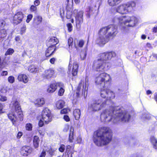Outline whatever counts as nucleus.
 Listing matches in <instances>:
<instances>
[{
  "instance_id": "bf43d9fd",
  "label": "nucleus",
  "mask_w": 157,
  "mask_h": 157,
  "mask_svg": "<svg viewBox=\"0 0 157 157\" xmlns=\"http://www.w3.org/2000/svg\"><path fill=\"white\" fill-rule=\"evenodd\" d=\"M22 132H18L17 136V138L18 139L20 138L22 136Z\"/></svg>"
},
{
  "instance_id": "e2e57ef3",
  "label": "nucleus",
  "mask_w": 157,
  "mask_h": 157,
  "mask_svg": "<svg viewBox=\"0 0 157 157\" xmlns=\"http://www.w3.org/2000/svg\"><path fill=\"white\" fill-rule=\"evenodd\" d=\"M40 3L39 0H36L34 2V4L36 6H38Z\"/></svg>"
},
{
  "instance_id": "4468645a",
  "label": "nucleus",
  "mask_w": 157,
  "mask_h": 157,
  "mask_svg": "<svg viewBox=\"0 0 157 157\" xmlns=\"http://www.w3.org/2000/svg\"><path fill=\"white\" fill-rule=\"evenodd\" d=\"M116 56V54L114 52H104L100 54V59H99L103 62H105V61L110 59L112 57H114Z\"/></svg>"
},
{
  "instance_id": "c756f323",
  "label": "nucleus",
  "mask_w": 157,
  "mask_h": 157,
  "mask_svg": "<svg viewBox=\"0 0 157 157\" xmlns=\"http://www.w3.org/2000/svg\"><path fill=\"white\" fill-rule=\"evenodd\" d=\"M58 42V39L55 37H52L51 38L49 41V43L52 44V45H53L54 46Z\"/></svg>"
},
{
  "instance_id": "f3484780",
  "label": "nucleus",
  "mask_w": 157,
  "mask_h": 157,
  "mask_svg": "<svg viewBox=\"0 0 157 157\" xmlns=\"http://www.w3.org/2000/svg\"><path fill=\"white\" fill-rule=\"evenodd\" d=\"M32 151V148L29 146H25L21 148V154L24 156H27L30 154Z\"/></svg>"
},
{
  "instance_id": "a211bd4d",
  "label": "nucleus",
  "mask_w": 157,
  "mask_h": 157,
  "mask_svg": "<svg viewBox=\"0 0 157 157\" xmlns=\"http://www.w3.org/2000/svg\"><path fill=\"white\" fill-rule=\"evenodd\" d=\"M54 73V71L52 69L46 70L42 75V77L44 79H48L51 78Z\"/></svg>"
},
{
  "instance_id": "7c9ffc66",
  "label": "nucleus",
  "mask_w": 157,
  "mask_h": 157,
  "mask_svg": "<svg viewBox=\"0 0 157 157\" xmlns=\"http://www.w3.org/2000/svg\"><path fill=\"white\" fill-rule=\"evenodd\" d=\"M151 141L153 147L155 149H157V140L154 136L151 137Z\"/></svg>"
},
{
  "instance_id": "39448f33",
  "label": "nucleus",
  "mask_w": 157,
  "mask_h": 157,
  "mask_svg": "<svg viewBox=\"0 0 157 157\" xmlns=\"http://www.w3.org/2000/svg\"><path fill=\"white\" fill-rule=\"evenodd\" d=\"M116 108L113 107H109L103 110L100 115L101 121L104 122L108 123L111 122L113 123V120L115 118Z\"/></svg>"
},
{
  "instance_id": "69168bd1",
  "label": "nucleus",
  "mask_w": 157,
  "mask_h": 157,
  "mask_svg": "<svg viewBox=\"0 0 157 157\" xmlns=\"http://www.w3.org/2000/svg\"><path fill=\"white\" fill-rule=\"evenodd\" d=\"M7 74L8 72L7 71H3L1 74V75L2 76L6 75Z\"/></svg>"
},
{
  "instance_id": "c9c22d12",
  "label": "nucleus",
  "mask_w": 157,
  "mask_h": 157,
  "mask_svg": "<svg viewBox=\"0 0 157 157\" xmlns=\"http://www.w3.org/2000/svg\"><path fill=\"white\" fill-rule=\"evenodd\" d=\"M59 82L53 84H51L50 86L51 88L52 89V90L54 91V92L56 90L58 86V84Z\"/></svg>"
},
{
  "instance_id": "a18cd8bd",
  "label": "nucleus",
  "mask_w": 157,
  "mask_h": 157,
  "mask_svg": "<svg viewBox=\"0 0 157 157\" xmlns=\"http://www.w3.org/2000/svg\"><path fill=\"white\" fill-rule=\"evenodd\" d=\"M65 148V146L64 145L61 144L60 145L59 147V151L61 152H63Z\"/></svg>"
},
{
  "instance_id": "6e6d98bb",
  "label": "nucleus",
  "mask_w": 157,
  "mask_h": 157,
  "mask_svg": "<svg viewBox=\"0 0 157 157\" xmlns=\"http://www.w3.org/2000/svg\"><path fill=\"white\" fill-rule=\"evenodd\" d=\"M92 11V8L90 6L88 7L87 8L86 11L88 13H90Z\"/></svg>"
},
{
  "instance_id": "5701e85b",
  "label": "nucleus",
  "mask_w": 157,
  "mask_h": 157,
  "mask_svg": "<svg viewBox=\"0 0 157 157\" xmlns=\"http://www.w3.org/2000/svg\"><path fill=\"white\" fill-rule=\"evenodd\" d=\"M7 31L5 29H0V38L2 41L7 36Z\"/></svg>"
},
{
  "instance_id": "dca6fc26",
  "label": "nucleus",
  "mask_w": 157,
  "mask_h": 157,
  "mask_svg": "<svg viewBox=\"0 0 157 157\" xmlns=\"http://www.w3.org/2000/svg\"><path fill=\"white\" fill-rule=\"evenodd\" d=\"M24 14L22 12L19 11L16 13L13 17V22L17 25L20 23L23 18Z\"/></svg>"
},
{
  "instance_id": "c03bdc74",
  "label": "nucleus",
  "mask_w": 157,
  "mask_h": 157,
  "mask_svg": "<svg viewBox=\"0 0 157 157\" xmlns=\"http://www.w3.org/2000/svg\"><path fill=\"white\" fill-rule=\"evenodd\" d=\"M25 128L27 130L31 131L32 128V125L30 123L27 124L26 125Z\"/></svg>"
},
{
  "instance_id": "5fc2aeb1",
  "label": "nucleus",
  "mask_w": 157,
  "mask_h": 157,
  "mask_svg": "<svg viewBox=\"0 0 157 157\" xmlns=\"http://www.w3.org/2000/svg\"><path fill=\"white\" fill-rule=\"evenodd\" d=\"M64 119L67 122L69 121L70 120V119L68 116L67 115H65L64 116Z\"/></svg>"
},
{
  "instance_id": "72a5a7b5",
  "label": "nucleus",
  "mask_w": 157,
  "mask_h": 157,
  "mask_svg": "<svg viewBox=\"0 0 157 157\" xmlns=\"http://www.w3.org/2000/svg\"><path fill=\"white\" fill-rule=\"evenodd\" d=\"M108 90H102L100 93L101 96L103 98H105L106 97L107 98V96H108Z\"/></svg>"
},
{
  "instance_id": "b1692460",
  "label": "nucleus",
  "mask_w": 157,
  "mask_h": 157,
  "mask_svg": "<svg viewBox=\"0 0 157 157\" xmlns=\"http://www.w3.org/2000/svg\"><path fill=\"white\" fill-rule=\"evenodd\" d=\"M44 98H39L35 101V104L38 106H41L44 104Z\"/></svg>"
},
{
  "instance_id": "338daca9",
  "label": "nucleus",
  "mask_w": 157,
  "mask_h": 157,
  "mask_svg": "<svg viewBox=\"0 0 157 157\" xmlns=\"http://www.w3.org/2000/svg\"><path fill=\"white\" fill-rule=\"evenodd\" d=\"M152 30L153 32L156 33L157 32V25L153 28Z\"/></svg>"
},
{
  "instance_id": "f03ea898",
  "label": "nucleus",
  "mask_w": 157,
  "mask_h": 157,
  "mask_svg": "<svg viewBox=\"0 0 157 157\" xmlns=\"http://www.w3.org/2000/svg\"><path fill=\"white\" fill-rule=\"evenodd\" d=\"M117 33V28L115 25H110L103 27L99 31V36L96 43L100 45H104L109 40L110 37L115 36Z\"/></svg>"
},
{
  "instance_id": "603ef678",
  "label": "nucleus",
  "mask_w": 157,
  "mask_h": 157,
  "mask_svg": "<svg viewBox=\"0 0 157 157\" xmlns=\"http://www.w3.org/2000/svg\"><path fill=\"white\" fill-rule=\"evenodd\" d=\"M44 122L42 119L40 120L39 122V125L40 127H42L43 126Z\"/></svg>"
},
{
  "instance_id": "a878e982",
  "label": "nucleus",
  "mask_w": 157,
  "mask_h": 157,
  "mask_svg": "<svg viewBox=\"0 0 157 157\" xmlns=\"http://www.w3.org/2000/svg\"><path fill=\"white\" fill-rule=\"evenodd\" d=\"M73 115L76 120H78L80 116V110L78 109H75L73 111Z\"/></svg>"
},
{
  "instance_id": "1a4fd4ad",
  "label": "nucleus",
  "mask_w": 157,
  "mask_h": 157,
  "mask_svg": "<svg viewBox=\"0 0 157 157\" xmlns=\"http://www.w3.org/2000/svg\"><path fill=\"white\" fill-rule=\"evenodd\" d=\"M106 99H101L93 101L89 105L88 108L92 111L96 112L101 110L106 106Z\"/></svg>"
},
{
  "instance_id": "2eb2a0df",
  "label": "nucleus",
  "mask_w": 157,
  "mask_h": 157,
  "mask_svg": "<svg viewBox=\"0 0 157 157\" xmlns=\"http://www.w3.org/2000/svg\"><path fill=\"white\" fill-rule=\"evenodd\" d=\"M86 82H84L82 80H81V82L79 83L77 89L76 94L77 96H78L80 94V91H82V94H85V92L87 90V88H86Z\"/></svg>"
},
{
  "instance_id": "9d476101",
  "label": "nucleus",
  "mask_w": 157,
  "mask_h": 157,
  "mask_svg": "<svg viewBox=\"0 0 157 157\" xmlns=\"http://www.w3.org/2000/svg\"><path fill=\"white\" fill-rule=\"evenodd\" d=\"M110 75L105 73H103L99 75L95 79V82L97 85L104 87L106 84L111 81Z\"/></svg>"
},
{
  "instance_id": "de8ad7c7",
  "label": "nucleus",
  "mask_w": 157,
  "mask_h": 157,
  "mask_svg": "<svg viewBox=\"0 0 157 157\" xmlns=\"http://www.w3.org/2000/svg\"><path fill=\"white\" fill-rule=\"evenodd\" d=\"M71 147L70 145H68L67 146L66 148V152L67 153V154L68 155V157H69V155L70 154L69 151L70 150Z\"/></svg>"
},
{
  "instance_id": "6e6552de",
  "label": "nucleus",
  "mask_w": 157,
  "mask_h": 157,
  "mask_svg": "<svg viewBox=\"0 0 157 157\" xmlns=\"http://www.w3.org/2000/svg\"><path fill=\"white\" fill-rule=\"evenodd\" d=\"M135 6V2L133 1H130L120 5L117 7L116 11L122 14H127L132 11Z\"/></svg>"
},
{
  "instance_id": "393cba45",
  "label": "nucleus",
  "mask_w": 157,
  "mask_h": 157,
  "mask_svg": "<svg viewBox=\"0 0 157 157\" xmlns=\"http://www.w3.org/2000/svg\"><path fill=\"white\" fill-rule=\"evenodd\" d=\"M78 67V65L76 62L73 63L72 73L73 76H75L77 75Z\"/></svg>"
},
{
  "instance_id": "3c124183",
  "label": "nucleus",
  "mask_w": 157,
  "mask_h": 157,
  "mask_svg": "<svg viewBox=\"0 0 157 157\" xmlns=\"http://www.w3.org/2000/svg\"><path fill=\"white\" fill-rule=\"evenodd\" d=\"M68 111V109L64 108L61 110L60 113L61 114H65L67 113Z\"/></svg>"
},
{
  "instance_id": "c85d7f7f",
  "label": "nucleus",
  "mask_w": 157,
  "mask_h": 157,
  "mask_svg": "<svg viewBox=\"0 0 157 157\" xmlns=\"http://www.w3.org/2000/svg\"><path fill=\"white\" fill-rule=\"evenodd\" d=\"M28 70L31 73H36L38 71V68L37 67L34 65L29 66Z\"/></svg>"
},
{
  "instance_id": "49530a36",
  "label": "nucleus",
  "mask_w": 157,
  "mask_h": 157,
  "mask_svg": "<svg viewBox=\"0 0 157 157\" xmlns=\"http://www.w3.org/2000/svg\"><path fill=\"white\" fill-rule=\"evenodd\" d=\"M33 15L32 14L29 15L27 17V19L26 20V21L27 23H29L30 21L31 20L33 17Z\"/></svg>"
},
{
  "instance_id": "a19ab883",
  "label": "nucleus",
  "mask_w": 157,
  "mask_h": 157,
  "mask_svg": "<svg viewBox=\"0 0 157 157\" xmlns=\"http://www.w3.org/2000/svg\"><path fill=\"white\" fill-rule=\"evenodd\" d=\"M14 52V50L12 48H9L8 49L5 53V55H10L12 54Z\"/></svg>"
},
{
  "instance_id": "412c9836",
  "label": "nucleus",
  "mask_w": 157,
  "mask_h": 157,
  "mask_svg": "<svg viewBox=\"0 0 157 157\" xmlns=\"http://www.w3.org/2000/svg\"><path fill=\"white\" fill-rule=\"evenodd\" d=\"M58 86L60 88L58 94L59 96H62L63 95L65 91L64 89H63L64 87V84L63 83L59 82L58 84Z\"/></svg>"
},
{
  "instance_id": "423d86ee",
  "label": "nucleus",
  "mask_w": 157,
  "mask_h": 157,
  "mask_svg": "<svg viewBox=\"0 0 157 157\" xmlns=\"http://www.w3.org/2000/svg\"><path fill=\"white\" fill-rule=\"evenodd\" d=\"M116 108L113 107H109L103 110L100 115L101 121L104 122L108 123L111 122L113 123V120L115 118Z\"/></svg>"
},
{
  "instance_id": "4d7b16f0",
  "label": "nucleus",
  "mask_w": 157,
  "mask_h": 157,
  "mask_svg": "<svg viewBox=\"0 0 157 157\" xmlns=\"http://www.w3.org/2000/svg\"><path fill=\"white\" fill-rule=\"evenodd\" d=\"M36 7L33 5H32L30 7V10L31 11H33L36 10Z\"/></svg>"
},
{
  "instance_id": "680f3d73",
  "label": "nucleus",
  "mask_w": 157,
  "mask_h": 157,
  "mask_svg": "<svg viewBox=\"0 0 157 157\" xmlns=\"http://www.w3.org/2000/svg\"><path fill=\"white\" fill-rule=\"evenodd\" d=\"M52 90V89L49 86L47 89V91L49 93H52L54 92V91Z\"/></svg>"
},
{
  "instance_id": "79ce46f5",
  "label": "nucleus",
  "mask_w": 157,
  "mask_h": 157,
  "mask_svg": "<svg viewBox=\"0 0 157 157\" xmlns=\"http://www.w3.org/2000/svg\"><path fill=\"white\" fill-rule=\"evenodd\" d=\"M8 80L9 82L10 83H13L15 81L14 77L12 76L8 77Z\"/></svg>"
},
{
  "instance_id": "774afa93",
  "label": "nucleus",
  "mask_w": 157,
  "mask_h": 157,
  "mask_svg": "<svg viewBox=\"0 0 157 157\" xmlns=\"http://www.w3.org/2000/svg\"><path fill=\"white\" fill-rule=\"evenodd\" d=\"M15 40L17 42H19L20 40V38L19 36H17L15 37Z\"/></svg>"
},
{
  "instance_id": "0e129e2a",
  "label": "nucleus",
  "mask_w": 157,
  "mask_h": 157,
  "mask_svg": "<svg viewBox=\"0 0 157 157\" xmlns=\"http://www.w3.org/2000/svg\"><path fill=\"white\" fill-rule=\"evenodd\" d=\"M56 59L54 58H52L50 60V62L52 64H54Z\"/></svg>"
},
{
  "instance_id": "f8f14e48",
  "label": "nucleus",
  "mask_w": 157,
  "mask_h": 157,
  "mask_svg": "<svg viewBox=\"0 0 157 157\" xmlns=\"http://www.w3.org/2000/svg\"><path fill=\"white\" fill-rule=\"evenodd\" d=\"M83 11H80L78 12L77 10L76 9L73 11V14L75 15V16L77 27H80L81 24L83 22Z\"/></svg>"
},
{
  "instance_id": "8fccbe9b",
  "label": "nucleus",
  "mask_w": 157,
  "mask_h": 157,
  "mask_svg": "<svg viewBox=\"0 0 157 157\" xmlns=\"http://www.w3.org/2000/svg\"><path fill=\"white\" fill-rule=\"evenodd\" d=\"M84 43V41L82 40H80L79 42L78 45L79 47H82Z\"/></svg>"
},
{
  "instance_id": "bb28decb",
  "label": "nucleus",
  "mask_w": 157,
  "mask_h": 157,
  "mask_svg": "<svg viewBox=\"0 0 157 157\" xmlns=\"http://www.w3.org/2000/svg\"><path fill=\"white\" fill-rule=\"evenodd\" d=\"M39 139L37 136H35L33 140V145L35 148H37L39 146Z\"/></svg>"
},
{
  "instance_id": "4c0bfd02",
  "label": "nucleus",
  "mask_w": 157,
  "mask_h": 157,
  "mask_svg": "<svg viewBox=\"0 0 157 157\" xmlns=\"http://www.w3.org/2000/svg\"><path fill=\"white\" fill-rule=\"evenodd\" d=\"M26 29V25L24 24H23L21 28V34L22 35L24 34L25 32Z\"/></svg>"
},
{
  "instance_id": "37998d69",
  "label": "nucleus",
  "mask_w": 157,
  "mask_h": 157,
  "mask_svg": "<svg viewBox=\"0 0 157 157\" xmlns=\"http://www.w3.org/2000/svg\"><path fill=\"white\" fill-rule=\"evenodd\" d=\"M73 40L72 38L70 37L68 39V43L69 48H70L71 46L72 48L73 44Z\"/></svg>"
},
{
  "instance_id": "2f4dec72",
  "label": "nucleus",
  "mask_w": 157,
  "mask_h": 157,
  "mask_svg": "<svg viewBox=\"0 0 157 157\" xmlns=\"http://www.w3.org/2000/svg\"><path fill=\"white\" fill-rule=\"evenodd\" d=\"M108 96H107V98L108 99L109 98L111 99L114 98L115 97V94L112 91L109 90H108Z\"/></svg>"
},
{
  "instance_id": "13d9d810",
  "label": "nucleus",
  "mask_w": 157,
  "mask_h": 157,
  "mask_svg": "<svg viewBox=\"0 0 157 157\" xmlns=\"http://www.w3.org/2000/svg\"><path fill=\"white\" fill-rule=\"evenodd\" d=\"M46 155V152L44 151H43L40 156V157H45Z\"/></svg>"
},
{
  "instance_id": "473e14b6",
  "label": "nucleus",
  "mask_w": 157,
  "mask_h": 157,
  "mask_svg": "<svg viewBox=\"0 0 157 157\" xmlns=\"http://www.w3.org/2000/svg\"><path fill=\"white\" fill-rule=\"evenodd\" d=\"M7 24L5 20H0V29H5L6 27L7 26Z\"/></svg>"
},
{
  "instance_id": "20e7f679",
  "label": "nucleus",
  "mask_w": 157,
  "mask_h": 157,
  "mask_svg": "<svg viewBox=\"0 0 157 157\" xmlns=\"http://www.w3.org/2000/svg\"><path fill=\"white\" fill-rule=\"evenodd\" d=\"M13 107L14 109L15 112H11L8 114L9 118L13 124L18 121H20L23 120L22 111L20 104L17 99L13 100L12 102Z\"/></svg>"
},
{
  "instance_id": "ea45409f",
  "label": "nucleus",
  "mask_w": 157,
  "mask_h": 157,
  "mask_svg": "<svg viewBox=\"0 0 157 157\" xmlns=\"http://www.w3.org/2000/svg\"><path fill=\"white\" fill-rule=\"evenodd\" d=\"M9 63H6L7 64H9ZM6 63L4 61H2L1 59L0 56V69L3 68L5 66V64Z\"/></svg>"
},
{
  "instance_id": "f704fd0d",
  "label": "nucleus",
  "mask_w": 157,
  "mask_h": 157,
  "mask_svg": "<svg viewBox=\"0 0 157 157\" xmlns=\"http://www.w3.org/2000/svg\"><path fill=\"white\" fill-rule=\"evenodd\" d=\"M34 19L35 22L37 24H40L42 21V18L40 16H37L36 17H35Z\"/></svg>"
},
{
  "instance_id": "aec40b11",
  "label": "nucleus",
  "mask_w": 157,
  "mask_h": 157,
  "mask_svg": "<svg viewBox=\"0 0 157 157\" xmlns=\"http://www.w3.org/2000/svg\"><path fill=\"white\" fill-rule=\"evenodd\" d=\"M17 79L20 81H22L24 83H27L29 81V79L26 75L21 74L17 77Z\"/></svg>"
},
{
  "instance_id": "cd10ccee",
  "label": "nucleus",
  "mask_w": 157,
  "mask_h": 157,
  "mask_svg": "<svg viewBox=\"0 0 157 157\" xmlns=\"http://www.w3.org/2000/svg\"><path fill=\"white\" fill-rule=\"evenodd\" d=\"M57 109H60L63 108L64 105V102L62 100L57 101L56 104Z\"/></svg>"
},
{
  "instance_id": "09e8293b",
  "label": "nucleus",
  "mask_w": 157,
  "mask_h": 157,
  "mask_svg": "<svg viewBox=\"0 0 157 157\" xmlns=\"http://www.w3.org/2000/svg\"><path fill=\"white\" fill-rule=\"evenodd\" d=\"M68 29L69 32H70L72 31V25L71 23H68L67 25Z\"/></svg>"
},
{
  "instance_id": "e433bc0d",
  "label": "nucleus",
  "mask_w": 157,
  "mask_h": 157,
  "mask_svg": "<svg viewBox=\"0 0 157 157\" xmlns=\"http://www.w3.org/2000/svg\"><path fill=\"white\" fill-rule=\"evenodd\" d=\"M74 129L73 128H71L70 129V133L69 136V141L70 142H72V140L73 139V135Z\"/></svg>"
},
{
  "instance_id": "9b49d317",
  "label": "nucleus",
  "mask_w": 157,
  "mask_h": 157,
  "mask_svg": "<svg viewBox=\"0 0 157 157\" xmlns=\"http://www.w3.org/2000/svg\"><path fill=\"white\" fill-rule=\"evenodd\" d=\"M109 65V63L103 62L98 59L94 61L93 67L94 69L97 71H103L109 69L110 67Z\"/></svg>"
},
{
  "instance_id": "6ab92c4d",
  "label": "nucleus",
  "mask_w": 157,
  "mask_h": 157,
  "mask_svg": "<svg viewBox=\"0 0 157 157\" xmlns=\"http://www.w3.org/2000/svg\"><path fill=\"white\" fill-rule=\"evenodd\" d=\"M55 50V46L53 45L50 46L46 50L45 56L48 57L51 56Z\"/></svg>"
},
{
  "instance_id": "58836bf2",
  "label": "nucleus",
  "mask_w": 157,
  "mask_h": 157,
  "mask_svg": "<svg viewBox=\"0 0 157 157\" xmlns=\"http://www.w3.org/2000/svg\"><path fill=\"white\" fill-rule=\"evenodd\" d=\"M86 51H82L80 53L81 59L82 60H84L86 58Z\"/></svg>"
},
{
  "instance_id": "052dcab7",
  "label": "nucleus",
  "mask_w": 157,
  "mask_h": 157,
  "mask_svg": "<svg viewBox=\"0 0 157 157\" xmlns=\"http://www.w3.org/2000/svg\"><path fill=\"white\" fill-rule=\"evenodd\" d=\"M82 139L81 137H78L77 139V142L78 143H80L82 141Z\"/></svg>"
},
{
  "instance_id": "f257e3e1",
  "label": "nucleus",
  "mask_w": 157,
  "mask_h": 157,
  "mask_svg": "<svg viewBox=\"0 0 157 157\" xmlns=\"http://www.w3.org/2000/svg\"><path fill=\"white\" fill-rule=\"evenodd\" d=\"M112 137V130L109 128L103 127L96 132L93 140L97 146H102L107 145L111 141Z\"/></svg>"
},
{
  "instance_id": "4be33fe9",
  "label": "nucleus",
  "mask_w": 157,
  "mask_h": 157,
  "mask_svg": "<svg viewBox=\"0 0 157 157\" xmlns=\"http://www.w3.org/2000/svg\"><path fill=\"white\" fill-rule=\"evenodd\" d=\"M123 0H108L109 5L111 6H116L119 4Z\"/></svg>"
},
{
  "instance_id": "7ed1b4c3",
  "label": "nucleus",
  "mask_w": 157,
  "mask_h": 157,
  "mask_svg": "<svg viewBox=\"0 0 157 157\" xmlns=\"http://www.w3.org/2000/svg\"><path fill=\"white\" fill-rule=\"evenodd\" d=\"M114 23H118L124 29L126 27H133L134 26L138 21L137 18L134 17H131L126 16H116L112 19Z\"/></svg>"
},
{
  "instance_id": "ddd939ff",
  "label": "nucleus",
  "mask_w": 157,
  "mask_h": 157,
  "mask_svg": "<svg viewBox=\"0 0 157 157\" xmlns=\"http://www.w3.org/2000/svg\"><path fill=\"white\" fill-rule=\"evenodd\" d=\"M42 119L45 124H48L52 121L51 112L48 109L46 108L44 109L42 113Z\"/></svg>"
},
{
  "instance_id": "0eeeda50",
  "label": "nucleus",
  "mask_w": 157,
  "mask_h": 157,
  "mask_svg": "<svg viewBox=\"0 0 157 157\" xmlns=\"http://www.w3.org/2000/svg\"><path fill=\"white\" fill-rule=\"evenodd\" d=\"M115 117L113 120V124H117L119 121L127 122L129 121L131 117L129 114L125 110H122L119 108H116Z\"/></svg>"
},
{
  "instance_id": "864d4df0",
  "label": "nucleus",
  "mask_w": 157,
  "mask_h": 157,
  "mask_svg": "<svg viewBox=\"0 0 157 157\" xmlns=\"http://www.w3.org/2000/svg\"><path fill=\"white\" fill-rule=\"evenodd\" d=\"M0 100L2 101H6L7 100V98L5 96H0Z\"/></svg>"
}]
</instances>
